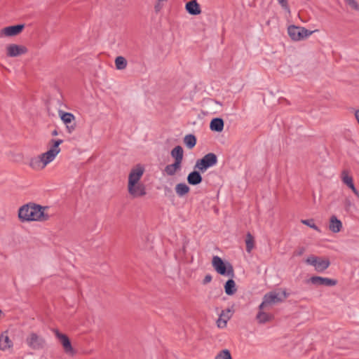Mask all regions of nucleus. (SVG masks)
<instances>
[{"label": "nucleus", "instance_id": "obj_22", "mask_svg": "<svg viewBox=\"0 0 359 359\" xmlns=\"http://www.w3.org/2000/svg\"><path fill=\"white\" fill-rule=\"evenodd\" d=\"M266 310H259L257 314V320L259 323H265L269 322L273 318V315L266 312Z\"/></svg>", "mask_w": 359, "mask_h": 359}, {"label": "nucleus", "instance_id": "obj_4", "mask_svg": "<svg viewBox=\"0 0 359 359\" xmlns=\"http://www.w3.org/2000/svg\"><path fill=\"white\" fill-rule=\"evenodd\" d=\"M288 294L285 291L270 292L264 294L263 301L259 306V310H269L273 305L283 302Z\"/></svg>", "mask_w": 359, "mask_h": 359}, {"label": "nucleus", "instance_id": "obj_30", "mask_svg": "<svg viewBox=\"0 0 359 359\" xmlns=\"http://www.w3.org/2000/svg\"><path fill=\"white\" fill-rule=\"evenodd\" d=\"M224 314V311L222 310L221 313H219V316L218 320H217V325L218 327H224V320L222 319V316Z\"/></svg>", "mask_w": 359, "mask_h": 359}, {"label": "nucleus", "instance_id": "obj_1", "mask_svg": "<svg viewBox=\"0 0 359 359\" xmlns=\"http://www.w3.org/2000/svg\"><path fill=\"white\" fill-rule=\"evenodd\" d=\"M48 207L42 206L34 203H29L22 205L18 210V219L21 222H45L49 215L45 212Z\"/></svg>", "mask_w": 359, "mask_h": 359}, {"label": "nucleus", "instance_id": "obj_20", "mask_svg": "<svg viewBox=\"0 0 359 359\" xmlns=\"http://www.w3.org/2000/svg\"><path fill=\"white\" fill-rule=\"evenodd\" d=\"M224 121L221 118H213L210 124V128L212 131L221 132L224 128Z\"/></svg>", "mask_w": 359, "mask_h": 359}, {"label": "nucleus", "instance_id": "obj_15", "mask_svg": "<svg viewBox=\"0 0 359 359\" xmlns=\"http://www.w3.org/2000/svg\"><path fill=\"white\" fill-rule=\"evenodd\" d=\"M341 178L342 182L346 184L348 188H350L354 194L359 198V192L355 187L353 177L349 175L348 172L346 170H344L341 172Z\"/></svg>", "mask_w": 359, "mask_h": 359}, {"label": "nucleus", "instance_id": "obj_29", "mask_svg": "<svg viewBox=\"0 0 359 359\" xmlns=\"http://www.w3.org/2000/svg\"><path fill=\"white\" fill-rule=\"evenodd\" d=\"M302 222L304 224H306L309 226H310L311 228L319 231V229L318 227L314 224L313 222V219H303L302 220Z\"/></svg>", "mask_w": 359, "mask_h": 359}, {"label": "nucleus", "instance_id": "obj_9", "mask_svg": "<svg viewBox=\"0 0 359 359\" xmlns=\"http://www.w3.org/2000/svg\"><path fill=\"white\" fill-rule=\"evenodd\" d=\"M306 262L309 265L313 266L315 269L320 273L326 270L330 264L329 259H323L316 256L308 257Z\"/></svg>", "mask_w": 359, "mask_h": 359}, {"label": "nucleus", "instance_id": "obj_36", "mask_svg": "<svg viewBox=\"0 0 359 359\" xmlns=\"http://www.w3.org/2000/svg\"><path fill=\"white\" fill-rule=\"evenodd\" d=\"M215 359H224V349L222 350L215 357Z\"/></svg>", "mask_w": 359, "mask_h": 359}, {"label": "nucleus", "instance_id": "obj_18", "mask_svg": "<svg viewBox=\"0 0 359 359\" xmlns=\"http://www.w3.org/2000/svg\"><path fill=\"white\" fill-rule=\"evenodd\" d=\"M171 156L175 159L174 162H177L180 164L182 163L184 151L181 146H176L170 152Z\"/></svg>", "mask_w": 359, "mask_h": 359}, {"label": "nucleus", "instance_id": "obj_32", "mask_svg": "<svg viewBox=\"0 0 359 359\" xmlns=\"http://www.w3.org/2000/svg\"><path fill=\"white\" fill-rule=\"evenodd\" d=\"M346 3L355 10H359V6L355 0H345Z\"/></svg>", "mask_w": 359, "mask_h": 359}, {"label": "nucleus", "instance_id": "obj_16", "mask_svg": "<svg viewBox=\"0 0 359 359\" xmlns=\"http://www.w3.org/2000/svg\"><path fill=\"white\" fill-rule=\"evenodd\" d=\"M185 9L188 13L192 15H197L201 13L200 5L196 0H191L185 5Z\"/></svg>", "mask_w": 359, "mask_h": 359}, {"label": "nucleus", "instance_id": "obj_13", "mask_svg": "<svg viewBox=\"0 0 359 359\" xmlns=\"http://www.w3.org/2000/svg\"><path fill=\"white\" fill-rule=\"evenodd\" d=\"M309 281L315 285H325L328 287L334 286L337 284V280L329 278H324L321 276H312Z\"/></svg>", "mask_w": 359, "mask_h": 359}, {"label": "nucleus", "instance_id": "obj_10", "mask_svg": "<svg viewBox=\"0 0 359 359\" xmlns=\"http://www.w3.org/2000/svg\"><path fill=\"white\" fill-rule=\"evenodd\" d=\"M55 337L62 344L64 351L69 355H74L76 353L75 350L73 348L69 337L62 333H60L57 330H54Z\"/></svg>", "mask_w": 359, "mask_h": 359}, {"label": "nucleus", "instance_id": "obj_41", "mask_svg": "<svg viewBox=\"0 0 359 359\" xmlns=\"http://www.w3.org/2000/svg\"><path fill=\"white\" fill-rule=\"evenodd\" d=\"M168 0H157V1H159V2H165V1H168Z\"/></svg>", "mask_w": 359, "mask_h": 359}, {"label": "nucleus", "instance_id": "obj_21", "mask_svg": "<svg viewBox=\"0 0 359 359\" xmlns=\"http://www.w3.org/2000/svg\"><path fill=\"white\" fill-rule=\"evenodd\" d=\"M342 227V223L335 216H332L329 225L330 230L333 233H338Z\"/></svg>", "mask_w": 359, "mask_h": 359}, {"label": "nucleus", "instance_id": "obj_12", "mask_svg": "<svg viewBox=\"0 0 359 359\" xmlns=\"http://www.w3.org/2000/svg\"><path fill=\"white\" fill-rule=\"evenodd\" d=\"M59 114L62 121L67 125L68 132L71 133L76 128V123L74 122L75 119L74 116L71 113L62 111H60Z\"/></svg>", "mask_w": 359, "mask_h": 359}, {"label": "nucleus", "instance_id": "obj_19", "mask_svg": "<svg viewBox=\"0 0 359 359\" xmlns=\"http://www.w3.org/2000/svg\"><path fill=\"white\" fill-rule=\"evenodd\" d=\"M203 180V178L198 171H193L190 172L187 176V182L191 185L199 184Z\"/></svg>", "mask_w": 359, "mask_h": 359}, {"label": "nucleus", "instance_id": "obj_27", "mask_svg": "<svg viewBox=\"0 0 359 359\" xmlns=\"http://www.w3.org/2000/svg\"><path fill=\"white\" fill-rule=\"evenodd\" d=\"M127 64L126 59L123 56H118L115 59V66L118 70L125 69L127 67Z\"/></svg>", "mask_w": 359, "mask_h": 359}, {"label": "nucleus", "instance_id": "obj_35", "mask_svg": "<svg viewBox=\"0 0 359 359\" xmlns=\"http://www.w3.org/2000/svg\"><path fill=\"white\" fill-rule=\"evenodd\" d=\"M212 280V276L209 274L206 275L203 279V284H207L208 283H210Z\"/></svg>", "mask_w": 359, "mask_h": 359}, {"label": "nucleus", "instance_id": "obj_8", "mask_svg": "<svg viewBox=\"0 0 359 359\" xmlns=\"http://www.w3.org/2000/svg\"><path fill=\"white\" fill-rule=\"evenodd\" d=\"M226 276L230 278L226 281V294L233 295L237 292L238 288L233 280L235 276L233 266L228 262H226Z\"/></svg>", "mask_w": 359, "mask_h": 359}, {"label": "nucleus", "instance_id": "obj_39", "mask_svg": "<svg viewBox=\"0 0 359 359\" xmlns=\"http://www.w3.org/2000/svg\"><path fill=\"white\" fill-rule=\"evenodd\" d=\"M355 116L359 123V109L355 111Z\"/></svg>", "mask_w": 359, "mask_h": 359}, {"label": "nucleus", "instance_id": "obj_31", "mask_svg": "<svg viewBox=\"0 0 359 359\" xmlns=\"http://www.w3.org/2000/svg\"><path fill=\"white\" fill-rule=\"evenodd\" d=\"M277 1L284 10H285L288 13H290V9L288 6L287 0H277Z\"/></svg>", "mask_w": 359, "mask_h": 359}, {"label": "nucleus", "instance_id": "obj_40", "mask_svg": "<svg viewBox=\"0 0 359 359\" xmlns=\"http://www.w3.org/2000/svg\"><path fill=\"white\" fill-rule=\"evenodd\" d=\"M57 131L56 130H54L53 132H52V135L55 136V135H57Z\"/></svg>", "mask_w": 359, "mask_h": 359}, {"label": "nucleus", "instance_id": "obj_2", "mask_svg": "<svg viewBox=\"0 0 359 359\" xmlns=\"http://www.w3.org/2000/svg\"><path fill=\"white\" fill-rule=\"evenodd\" d=\"M144 167L137 164L130 171L128 181V191L133 198H140L146 195V187L140 182L144 172Z\"/></svg>", "mask_w": 359, "mask_h": 359}, {"label": "nucleus", "instance_id": "obj_11", "mask_svg": "<svg viewBox=\"0 0 359 359\" xmlns=\"http://www.w3.org/2000/svg\"><path fill=\"white\" fill-rule=\"evenodd\" d=\"M27 52V48L22 45L9 44L6 47V54L8 57H18L25 54Z\"/></svg>", "mask_w": 359, "mask_h": 359}, {"label": "nucleus", "instance_id": "obj_26", "mask_svg": "<svg viewBox=\"0 0 359 359\" xmlns=\"http://www.w3.org/2000/svg\"><path fill=\"white\" fill-rule=\"evenodd\" d=\"M184 143L189 149H192L196 144V138L195 135L189 134L184 137Z\"/></svg>", "mask_w": 359, "mask_h": 359}, {"label": "nucleus", "instance_id": "obj_34", "mask_svg": "<svg viewBox=\"0 0 359 359\" xmlns=\"http://www.w3.org/2000/svg\"><path fill=\"white\" fill-rule=\"evenodd\" d=\"M305 251L304 248H299L297 251H295L294 255L297 256H301Z\"/></svg>", "mask_w": 359, "mask_h": 359}, {"label": "nucleus", "instance_id": "obj_28", "mask_svg": "<svg viewBox=\"0 0 359 359\" xmlns=\"http://www.w3.org/2000/svg\"><path fill=\"white\" fill-rule=\"evenodd\" d=\"M245 244L246 251L248 252H250L254 248V237L250 233H248L246 236Z\"/></svg>", "mask_w": 359, "mask_h": 359}, {"label": "nucleus", "instance_id": "obj_7", "mask_svg": "<svg viewBox=\"0 0 359 359\" xmlns=\"http://www.w3.org/2000/svg\"><path fill=\"white\" fill-rule=\"evenodd\" d=\"M314 31H310L302 27L290 25L287 28V33L293 41H301L311 35Z\"/></svg>", "mask_w": 359, "mask_h": 359}, {"label": "nucleus", "instance_id": "obj_24", "mask_svg": "<svg viewBox=\"0 0 359 359\" xmlns=\"http://www.w3.org/2000/svg\"><path fill=\"white\" fill-rule=\"evenodd\" d=\"M12 345L13 343L8 336L7 334H2L0 337V349L3 351L6 350L11 348Z\"/></svg>", "mask_w": 359, "mask_h": 359}, {"label": "nucleus", "instance_id": "obj_23", "mask_svg": "<svg viewBox=\"0 0 359 359\" xmlns=\"http://www.w3.org/2000/svg\"><path fill=\"white\" fill-rule=\"evenodd\" d=\"M181 167H182V164L179 163L177 162H174L172 164H169V165H166L165 167L164 170H165V172L168 175L172 176V175H175V173L181 169Z\"/></svg>", "mask_w": 359, "mask_h": 359}, {"label": "nucleus", "instance_id": "obj_37", "mask_svg": "<svg viewBox=\"0 0 359 359\" xmlns=\"http://www.w3.org/2000/svg\"><path fill=\"white\" fill-rule=\"evenodd\" d=\"M231 309H226V318H227V319H226V323H227V320L229 319H230V318L231 317V315L228 316V313H231Z\"/></svg>", "mask_w": 359, "mask_h": 359}, {"label": "nucleus", "instance_id": "obj_38", "mask_svg": "<svg viewBox=\"0 0 359 359\" xmlns=\"http://www.w3.org/2000/svg\"><path fill=\"white\" fill-rule=\"evenodd\" d=\"M226 359H232L229 351L226 349Z\"/></svg>", "mask_w": 359, "mask_h": 359}, {"label": "nucleus", "instance_id": "obj_33", "mask_svg": "<svg viewBox=\"0 0 359 359\" xmlns=\"http://www.w3.org/2000/svg\"><path fill=\"white\" fill-rule=\"evenodd\" d=\"M161 3H162V2L157 1V3L156 4V5L154 6V10H155V11H156V13L159 12V11L161 10V8H162V7H163V6H162Z\"/></svg>", "mask_w": 359, "mask_h": 359}, {"label": "nucleus", "instance_id": "obj_6", "mask_svg": "<svg viewBox=\"0 0 359 359\" xmlns=\"http://www.w3.org/2000/svg\"><path fill=\"white\" fill-rule=\"evenodd\" d=\"M217 163V156L214 153H208L202 158L196 161L194 168L203 172L210 167L216 165Z\"/></svg>", "mask_w": 359, "mask_h": 359}, {"label": "nucleus", "instance_id": "obj_25", "mask_svg": "<svg viewBox=\"0 0 359 359\" xmlns=\"http://www.w3.org/2000/svg\"><path fill=\"white\" fill-rule=\"evenodd\" d=\"M190 191V188L185 183H179L175 187L176 194L179 196H183L188 194Z\"/></svg>", "mask_w": 359, "mask_h": 359}, {"label": "nucleus", "instance_id": "obj_14", "mask_svg": "<svg viewBox=\"0 0 359 359\" xmlns=\"http://www.w3.org/2000/svg\"><path fill=\"white\" fill-rule=\"evenodd\" d=\"M25 25H17L13 26L6 27L0 32V36H14L19 34L24 29Z\"/></svg>", "mask_w": 359, "mask_h": 359}, {"label": "nucleus", "instance_id": "obj_3", "mask_svg": "<svg viewBox=\"0 0 359 359\" xmlns=\"http://www.w3.org/2000/svg\"><path fill=\"white\" fill-rule=\"evenodd\" d=\"M52 146L45 153L41 154L36 158H32L29 162V166L35 170H42L48 163L52 162L57 155L60 152L59 147L62 143V140H51Z\"/></svg>", "mask_w": 359, "mask_h": 359}, {"label": "nucleus", "instance_id": "obj_5", "mask_svg": "<svg viewBox=\"0 0 359 359\" xmlns=\"http://www.w3.org/2000/svg\"><path fill=\"white\" fill-rule=\"evenodd\" d=\"M25 343L27 346L34 351H39L46 347V339L40 334L30 332L25 338Z\"/></svg>", "mask_w": 359, "mask_h": 359}, {"label": "nucleus", "instance_id": "obj_17", "mask_svg": "<svg viewBox=\"0 0 359 359\" xmlns=\"http://www.w3.org/2000/svg\"><path fill=\"white\" fill-rule=\"evenodd\" d=\"M212 264L215 271L221 275H224V262L218 256H214Z\"/></svg>", "mask_w": 359, "mask_h": 359}]
</instances>
